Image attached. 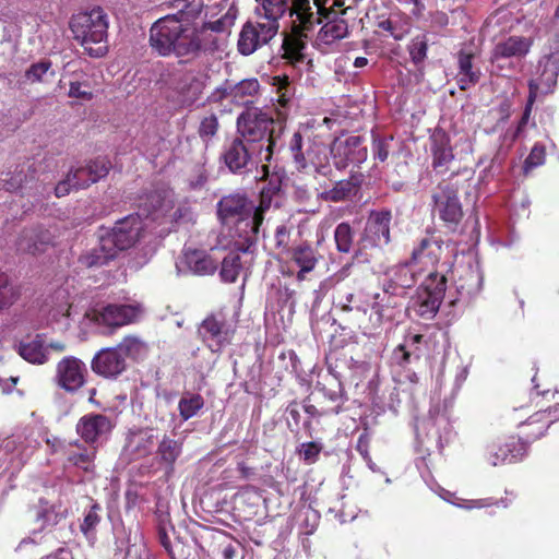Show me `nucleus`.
I'll list each match as a JSON object with an SVG mask.
<instances>
[{
  "instance_id": "50",
  "label": "nucleus",
  "mask_w": 559,
  "mask_h": 559,
  "mask_svg": "<svg viewBox=\"0 0 559 559\" xmlns=\"http://www.w3.org/2000/svg\"><path fill=\"white\" fill-rule=\"evenodd\" d=\"M336 248L340 252L348 253L353 247L354 233L348 223H341L334 230Z\"/></svg>"
},
{
  "instance_id": "64",
  "label": "nucleus",
  "mask_w": 559,
  "mask_h": 559,
  "mask_svg": "<svg viewBox=\"0 0 559 559\" xmlns=\"http://www.w3.org/2000/svg\"><path fill=\"white\" fill-rule=\"evenodd\" d=\"M207 181V173L203 166H197L188 179L189 187L198 190L204 187Z\"/></svg>"
},
{
  "instance_id": "60",
  "label": "nucleus",
  "mask_w": 559,
  "mask_h": 559,
  "mask_svg": "<svg viewBox=\"0 0 559 559\" xmlns=\"http://www.w3.org/2000/svg\"><path fill=\"white\" fill-rule=\"evenodd\" d=\"M415 360L409 355L405 348L401 346H396L391 355V365L394 368H406L408 365L413 364Z\"/></svg>"
},
{
  "instance_id": "10",
  "label": "nucleus",
  "mask_w": 559,
  "mask_h": 559,
  "mask_svg": "<svg viewBox=\"0 0 559 559\" xmlns=\"http://www.w3.org/2000/svg\"><path fill=\"white\" fill-rule=\"evenodd\" d=\"M218 243L223 248H230L222 260L221 280L225 283H235L239 275L251 265L253 261L252 248L255 242H250L246 247L245 245L240 246V239L219 238Z\"/></svg>"
},
{
  "instance_id": "57",
  "label": "nucleus",
  "mask_w": 559,
  "mask_h": 559,
  "mask_svg": "<svg viewBox=\"0 0 559 559\" xmlns=\"http://www.w3.org/2000/svg\"><path fill=\"white\" fill-rule=\"evenodd\" d=\"M57 298L58 299H61L62 301L58 305L57 308H53L50 310V320L53 321V322H60L61 319H64L67 320L70 316V304L64 300L66 298V292L64 290H60L57 293Z\"/></svg>"
},
{
  "instance_id": "33",
  "label": "nucleus",
  "mask_w": 559,
  "mask_h": 559,
  "mask_svg": "<svg viewBox=\"0 0 559 559\" xmlns=\"http://www.w3.org/2000/svg\"><path fill=\"white\" fill-rule=\"evenodd\" d=\"M55 234L50 229L33 227L24 229L16 240V250L23 253L37 254L52 243Z\"/></svg>"
},
{
  "instance_id": "12",
  "label": "nucleus",
  "mask_w": 559,
  "mask_h": 559,
  "mask_svg": "<svg viewBox=\"0 0 559 559\" xmlns=\"http://www.w3.org/2000/svg\"><path fill=\"white\" fill-rule=\"evenodd\" d=\"M415 429L417 442L424 452L430 453L433 448L441 451L442 440L450 432L449 418L444 413L431 409L427 418L417 420Z\"/></svg>"
},
{
  "instance_id": "3",
  "label": "nucleus",
  "mask_w": 559,
  "mask_h": 559,
  "mask_svg": "<svg viewBox=\"0 0 559 559\" xmlns=\"http://www.w3.org/2000/svg\"><path fill=\"white\" fill-rule=\"evenodd\" d=\"M217 216L222 224L219 238L240 239L241 246L255 242L260 229L255 204L246 193L235 192L217 203Z\"/></svg>"
},
{
  "instance_id": "38",
  "label": "nucleus",
  "mask_w": 559,
  "mask_h": 559,
  "mask_svg": "<svg viewBox=\"0 0 559 559\" xmlns=\"http://www.w3.org/2000/svg\"><path fill=\"white\" fill-rule=\"evenodd\" d=\"M432 167L438 173H445L454 159L449 136L438 132L431 136Z\"/></svg>"
},
{
  "instance_id": "16",
  "label": "nucleus",
  "mask_w": 559,
  "mask_h": 559,
  "mask_svg": "<svg viewBox=\"0 0 559 559\" xmlns=\"http://www.w3.org/2000/svg\"><path fill=\"white\" fill-rule=\"evenodd\" d=\"M330 154L333 165L340 170L350 165H360L368 156L367 147L359 135L336 138L330 147Z\"/></svg>"
},
{
  "instance_id": "46",
  "label": "nucleus",
  "mask_w": 559,
  "mask_h": 559,
  "mask_svg": "<svg viewBox=\"0 0 559 559\" xmlns=\"http://www.w3.org/2000/svg\"><path fill=\"white\" fill-rule=\"evenodd\" d=\"M356 186L357 183L353 180H338L331 189L323 191L320 197L324 201L342 202L355 192Z\"/></svg>"
},
{
  "instance_id": "53",
  "label": "nucleus",
  "mask_w": 559,
  "mask_h": 559,
  "mask_svg": "<svg viewBox=\"0 0 559 559\" xmlns=\"http://www.w3.org/2000/svg\"><path fill=\"white\" fill-rule=\"evenodd\" d=\"M546 150L543 144L536 143L528 156L526 157L523 166V171L527 175L533 168L542 166L545 163Z\"/></svg>"
},
{
  "instance_id": "19",
  "label": "nucleus",
  "mask_w": 559,
  "mask_h": 559,
  "mask_svg": "<svg viewBox=\"0 0 559 559\" xmlns=\"http://www.w3.org/2000/svg\"><path fill=\"white\" fill-rule=\"evenodd\" d=\"M144 313L140 304L117 305L109 304L99 311H94L95 322L110 326L120 328L138 322Z\"/></svg>"
},
{
  "instance_id": "44",
  "label": "nucleus",
  "mask_w": 559,
  "mask_h": 559,
  "mask_svg": "<svg viewBox=\"0 0 559 559\" xmlns=\"http://www.w3.org/2000/svg\"><path fill=\"white\" fill-rule=\"evenodd\" d=\"M104 237L99 235V243L88 252L80 257V263L86 267L102 266L108 261L115 259L117 253L114 250H109L110 247L104 246Z\"/></svg>"
},
{
  "instance_id": "42",
  "label": "nucleus",
  "mask_w": 559,
  "mask_h": 559,
  "mask_svg": "<svg viewBox=\"0 0 559 559\" xmlns=\"http://www.w3.org/2000/svg\"><path fill=\"white\" fill-rule=\"evenodd\" d=\"M292 261L298 266L297 280L304 281L318 263V253L310 246H298L292 250Z\"/></svg>"
},
{
  "instance_id": "14",
  "label": "nucleus",
  "mask_w": 559,
  "mask_h": 559,
  "mask_svg": "<svg viewBox=\"0 0 559 559\" xmlns=\"http://www.w3.org/2000/svg\"><path fill=\"white\" fill-rule=\"evenodd\" d=\"M559 75V52H551L542 57L528 82L530 103L542 95L551 93Z\"/></svg>"
},
{
  "instance_id": "39",
  "label": "nucleus",
  "mask_w": 559,
  "mask_h": 559,
  "mask_svg": "<svg viewBox=\"0 0 559 559\" xmlns=\"http://www.w3.org/2000/svg\"><path fill=\"white\" fill-rule=\"evenodd\" d=\"M116 347L126 357V361L129 359L140 362L145 360L150 354L148 343L134 334L126 335Z\"/></svg>"
},
{
  "instance_id": "52",
  "label": "nucleus",
  "mask_w": 559,
  "mask_h": 559,
  "mask_svg": "<svg viewBox=\"0 0 559 559\" xmlns=\"http://www.w3.org/2000/svg\"><path fill=\"white\" fill-rule=\"evenodd\" d=\"M99 506L93 504L90 510L85 513L82 524L80 525L81 532L87 538L94 537V533L96 526L100 522V518L98 515Z\"/></svg>"
},
{
  "instance_id": "37",
  "label": "nucleus",
  "mask_w": 559,
  "mask_h": 559,
  "mask_svg": "<svg viewBox=\"0 0 559 559\" xmlns=\"http://www.w3.org/2000/svg\"><path fill=\"white\" fill-rule=\"evenodd\" d=\"M484 276L477 263H469L462 267L459 277L455 280V287L461 298H473L483 288Z\"/></svg>"
},
{
  "instance_id": "2",
  "label": "nucleus",
  "mask_w": 559,
  "mask_h": 559,
  "mask_svg": "<svg viewBox=\"0 0 559 559\" xmlns=\"http://www.w3.org/2000/svg\"><path fill=\"white\" fill-rule=\"evenodd\" d=\"M288 12L296 15L300 32L312 31L321 23V17H328L330 12L318 5L313 12L310 0H264L259 11L260 21L257 24H246L239 35L238 50L243 56L253 53L259 47L267 44L278 32V19Z\"/></svg>"
},
{
  "instance_id": "20",
  "label": "nucleus",
  "mask_w": 559,
  "mask_h": 559,
  "mask_svg": "<svg viewBox=\"0 0 559 559\" xmlns=\"http://www.w3.org/2000/svg\"><path fill=\"white\" fill-rule=\"evenodd\" d=\"M66 345L59 341L47 342L46 337L37 334L32 338L23 340L17 345L19 355L29 364L44 365L49 358L51 352L62 353Z\"/></svg>"
},
{
  "instance_id": "41",
  "label": "nucleus",
  "mask_w": 559,
  "mask_h": 559,
  "mask_svg": "<svg viewBox=\"0 0 559 559\" xmlns=\"http://www.w3.org/2000/svg\"><path fill=\"white\" fill-rule=\"evenodd\" d=\"M474 55L461 50L457 56L459 72L457 83L461 90H467L475 85L480 79V70L473 67Z\"/></svg>"
},
{
  "instance_id": "32",
  "label": "nucleus",
  "mask_w": 559,
  "mask_h": 559,
  "mask_svg": "<svg viewBox=\"0 0 559 559\" xmlns=\"http://www.w3.org/2000/svg\"><path fill=\"white\" fill-rule=\"evenodd\" d=\"M284 201L285 195L282 189V178L277 174H272L267 178V182L261 189L260 202L255 205L260 225L263 222V214L271 209H280L284 204Z\"/></svg>"
},
{
  "instance_id": "4",
  "label": "nucleus",
  "mask_w": 559,
  "mask_h": 559,
  "mask_svg": "<svg viewBox=\"0 0 559 559\" xmlns=\"http://www.w3.org/2000/svg\"><path fill=\"white\" fill-rule=\"evenodd\" d=\"M73 38L91 57L100 58L108 51V16L99 7L73 14L70 23Z\"/></svg>"
},
{
  "instance_id": "13",
  "label": "nucleus",
  "mask_w": 559,
  "mask_h": 559,
  "mask_svg": "<svg viewBox=\"0 0 559 559\" xmlns=\"http://www.w3.org/2000/svg\"><path fill=\"white\" fill-rule=\"evenodd\" d=\"M145 224L139 214H130L119 221L111 229L100 231L104 237V246L110 247L117 254L133 246L140 237V233Z\"/></svg>"
},
{
  "instance_id": "63",
  "label": "nucleus",
  "mask_w": 559,
  "mask_h": 559,
  "mask_svg": "<svg viewBox=\"0 0 559 559\" xmlns=\"http://www.w3.org/2000/svg\"><path fill=\"white\" fill-rule=\"evenodd\" d=\"M173 218L177 224H190L194 222L195 213L191 206L181 204L174 212Z\"/></svg>"
},
{
  "instance_id": "18",
  "label": "nucleus",
  "mask_w": 559,
  "mask_h": 559,
  "mask_svg": "<svg viewBox=\"0 0 559 559\" xmlns=\"http://www.w3.org/2000/svg\"><path fill=\"white\" fill-rule=\"evenodd\" d=\"M234 332L233 325L222 314L209 316L199 328L200 336L213 353L221 352L228 345Z\"/></svg>"
},
{
  "instance_id": "24",
  "label": "nucleus",
  "mask_w": 559,
  "mask_h": 559,
  "mask_svg": "<svg viewBox=\"0 0 559 559\" xmlns=\"http://www.w3.org/2000/svg\"><path fill=\"white\" fill-rule=\"evenodd\" d=\"M443 247L444 242L440 238L435 236L424 237L418 245L414 247L409 260L421 273L424 271L430 273V270L440 261L444 250Z\"/></svg>"
},
{
  "instance_id": "48",
  "label": "nucleus",
  "mask_w": 559,
  "mask_h": 559,
  "mask_svg": "<svg viewBox=\"0 0 559 559\" xmlns=\"http://www.w3.org/2000/svg\"><path fill=\"white\" fill-rule=\"evenodd\" d=\"M236 17L237 10L234 7H230L219 19L203 23V25L199 27L200 35L207 29L215 33H224L234 25Z\"/></svg>"
},
{
  "instance_id": "5",
  "label": "nucleus",
  "mask_w": 559,
  "mask_h": 559,
  "mask_svg": "<svg viewBox=\"0 0 559 559\" xmlns=\"http://www.w3.org/2000/svg\"><path fill=\"white\" fill-rule=\"evenodd\" d=\"M273 124V117L259 108H248L237 118L240 139L257 147L260 160H271L274 152L283 146L280 139L273 135L271 130Z\"/></svg>"
},
{
  "instance_id": "11",
  "label": "nucleus",
  "mask_w": 559,
  "mask_h": 559,
  "mask_svg": "<svg viewBox=\"0 0 559 559\" xmlns=\"http://www.w3.org/2000/svg\"><path fill=\"white\" fill-rule=\"evenodd\" d=\"M431 199L433 215H437L448 228L455 229L463 217L457 189L452 183L443 181L433 189Z\"/></svg>"
},
{
  "instance_id": "34",
  "label": "nucleus",
  "mask_w": 559,
  "mask_h": 559,
  "mask_svg": "<svg viewBox=\"0 0 559 559\" xmlns=\"http://www.w3.org/2000/svg\"><path fill=\"white\" fill-rule=\"evenodd\" d=\"M97 449L94 445H85L80 441L69 442L63 448L66 464L84 472H93Z\"/></svg>"
},
{
  "instance_id": "55",
  "label": "nucleus",
  "mask_w": 559,
  "mask_h": 559,
  "mask_svg": "<svg viewBox=\"0 0 559 559\" xmlns=\"http://www.w3.org/2000/svg\"><path fill=\"white\" fill-rule=\"evenodd\" d=\"M16 297V290L10 284L8 275L0 273V310L12 305Z\"/></svg>"
},
{
  "instance_id": "23",
  "label": "nucleus",
  "mask_w": 559,
  "mask_h": 559,
  "mask_svg": "<svg viewBox=\"0 0 559 559\" xmlns=\"http://www.w3.org/2000/svg\"><path fill=\"white\" fill-rule=\"evenodd\" d=\"M260 91V83L257 79H246L236 84L226 82L224 85L217 87L212 94L213 102H221L229 99L238 105H248L253 102V98Z\"/></svg>"
},
{
  "instance_id": "36",
  "label": "nucleus",
  "mask_w": 559,
  "mask_h": 559,
  "mask_svg": "<svg viewBox=\"0 0 559 559\" xmlns=\"http://www.w3.org/2000/svg\"><path fill=\"white\" fill-rule=\"evenodd\" d=\"M34 443L35 440H31L24 433H17L4 439L0 448L5 454L11 455L12 463L20 468L32 455Z\"/></svg>"
},
{
  "instance_id": "54",
  "label": "nucleus",
  "mask_w": 559,
  "mask_h": 559,
  "mask_svg": "<svg viewBox=\"0 0 559 559\" xmlns=\"http://www.w3.org/2000/svg\"><path fill=\"white\" fill-rule=\"evenodd\" d=\"M273 81L277 91V102L282 108H285L288 106L293 94L289 79L288 76H275Z\"/></svg>"
},
{
  "instance_id": "17",
  "label": "nucleus",
  "mask_w": 559,
  "mask_h": 559,
  "mask_svg": "<svg viewBox=\"0 0 559 559\" xmlns=\"http://www.w3.org/2000/svg\"><path fill=\"white\" fill-rule=\"evenodd\" d=\"M528 444L521 438L509 437L486 447L485 460L491 466L513 464L527 455Z\"/></svg>"
},
{
  "instance_id": "8",
  "label": "nucleus",
  "mask_w": 559,
  "mask_h": 559,
  "mask_svg": "<svg viewBox=\"0 0 559 559\" xmlns=\"http://www.w3.org/2000/svg\"><path fill=\"white\" fill-rule=\"evenodd\" d=\"M391 288L382 285L381 293L371 294L370 314L366 323H358V328L364 335L372 336L377 334L385 321H391L395 318L401 307V294H392Z\"/></svg>"
},
{
  "instance_id": "6",
  "label": "nucleus",
  "mask_w": 559,
  "mask_h": 559,
  "mask_svg": "<svg viewBox=\"0 0 559 559\" xmlns=\"http://www.w3.org/2000/svg\"><path fill=\"white\" fill-rule=\"evenodd\" d=\"M441 267L445 269L444 264ZM445 289L447 277L443 270L428 273L412 298L409 308L420 318L432 319L439 311Z\"/></svg>"
},
{
  "instance_id": "62",
  "label": "nucleus",
  "mask_w": 559,
  "mask_h": 559,
  "mask_svg": "<svg viewBox=\"0 0 559 559\" xmlns=\"http://www.w3.org/2000/svg\"><path fill=\"white\" fill-rule=\"evenodd\" d=\"M321 448L314 442L302 443L298 450L300 457L307 463L312 464L318 460Z\"/></svg>"
},
{
  "instance_id": "22",
  "label": "nucleus",
  "mask_w": 559,
  "mask_h": 559,
  "mask_svg": "<svg viewBox=\"0 0 559 559\" xmlns=\"http://www.w3.org/2000/svg\"><path fill=\"white\" fill-rule=\"evenodd\" d=\"M531 40L522 36H510L504 40L498 41L490 56V61L499 69H504L512 64V59L524 58L531 49Z\"/></svg>"
},
{
  "instance_id": "29",
  "label": "nucleus",
  "mask_w": 559,
  "mask_h": 559,
  "mask_svg": "<svg viewBox=\"0 0 559 559\" xmlns=\"http://www.w3.org/2000/svg\"><path fill=\"white\" fill-rule=\"evenodd\" d=\"M178 273H192L194 275H210L217 269L216 261L204 251L185 250L176 262Z\"/></svg>"
},
{
  "instance_id": "40",
  "label": "nucleus",
  "mask_w": 559,
  "mask_h": 559,
  "mask_svg": "<svg viewBox=\"0 0 559 559\" xmlns=\"http://www.w3.org/2000/svg\"><path fill=\"white\" fill-rule=\"evenodd\" d=\"M348 35V24L343 16H333L319 31L317 41L319 45H332Z\"/></svg>"
},
{
  "instance_id": "31",
  "label": "nucleus",
  "mask_w": 559,
  "mask_h": 559,
  "mask_svg": "<svg viewBox=\"0 0 559 559\" xmlns=\"http://www.w3.org/2000/svg\"><path fill=\"white\" fill-rule=\"evenodd\" d=\"M253 154L258 155L255 146H247L242 139L236 138L225 146L223 159L231 173H241L248 167Z\"/></svg>"
},
{
  "instance_id": "43",
  "label": "nucleus",
  "mask_w": 559,
  "mask_h": 559,
  "mask_svg": "<svg viewBox=\"0 0 559 559\" xmlns=\"http://www.w3.org/2000/svg\"><path fill=\"white\" fill-rule=\"evenodd\" d=\"M317 388L322 392L324 399L334 404V406L330 408L331 414H338L346 400L341 382L334 377H326L324 378V383H317Z\"/></svg>"
},
{
  "instance_id": "35",
  "label": "nucleus",
  "mask_w": 559,
  "mask_h": 559,
  "mask_svg": "<svg viewBox=\"0 0 559 559\" xmlns=\"http://www.w3.org/2000/svg\"><path fill=\"white\" fill-rule=\"evenodd\" d=\"M183 443L180 440L164 435L157 443L156 462L158 467L164 471L166 476H170L175 471V464L182 454Z\"/></svg>"
},
{
  "instance_id": "59",
  "label": "nucleus",
  "mask_w": 559,
  "mask_h": 559,
  "mask_svg": "<svg viewBox=\"0 0 559 559\" xmlns=\"http://www.w3.org/2000/svg\"><path fill=\"white\" fill-rule=\"evenodd\" d=\"M391 141L392 136L373 139L372 153L376 159L379 162H385L388 159Z\"/></svg>"
},
{
  "instance_id": "61",
  "label": "nucleus",
  "mask_w": 559,
  "mask_h": 559,
  "mask_svg": "<svg viewBox=\"0 0 559 559\" xmlns=\"http://www.w3.org/2000/svg\"><path fill=\"white\" fill-rule=\"evenodd\" d=\"M218 129V120L214 115L205 117L199 128V134L202 139L209 140L214 136Z\"/></svg>"
},
{
  "instance_id": "47",
  "label": "nucleus",
  "mask_w": 559,
  "mask_h": 559,
  "mask_svg": "<svg viewBox=\"0 0 559 559\" xmlns=\"http://www.w3.org/2000/svg\"><path fill=\"white\" fill-rule=\"evenodd\" d=\"M557 420H559V403L555 404L554 406L547 409L539 411L535 413L533 416H531L528 419V425L542 424L538 432L534 436L533 439H538L543 437L546 433L549 426Z\"/></svg>"
},
{
  "instance_id": "25",
  "label": "nucleus",
  "mask_w": 559,
  "mask_h": 559,
  "mask_svg": "<svg viewBox=\"0 0 559 559\" xmlns=\"http://www.w3.org/2000/svg\"><path fill=\"white\" fill-rule=\"evenodd\" d=\"M126 357L116 346L102 348L92 359V370L108 379H115L127 370Z\"/></svg>"
},
{
  "instance_id": "1",
  "label": "nucleus",
  "mask_w": 559,
  "mask_h": 559,
  "mask_svg": "<svg viewBox=\"0 0 559 559\" xmlns=\"http://www.w3.org/2000/svg\"><path fill=\"white\" fill-rule=\"evenodd\" d=\"M176 14L158 19L150 28V45L163 57H194L202 49V38L193 22L204 7L203 0H173Z\"/></svg>"
},
{
  "instance_id": "27",
  "label": "nucleus",
  "mask_w": 559,
  "mask_h": 559,
  "mask_svg": "<svg viewBox=\"0 0 559 559\" xmlns=\"http://www.w3.org/2000/svg\"><path fill=\"white\" fill-rule=\"evenodd\" d=\"M371 294L362 290H352L349 288H338L334 297L335 307L344 313H355L366 316L370 310Z\"/></svg>"
},
{
  "instance_id": "30",
  "label": "nucleus",
  "mask_w": 559,
  "mask_h": 559,
  "mask_svg": "<svg viewBox=\"0 0 559 559\" xmlns=\"http://www.w3.org/2000/svg\"><path fill=\"white\" fill-rule=\"evenodd\" d=\"M156 443L153 428H139L130 430L127 435L124 452L130 460H139L150 455Z\"/></svg>"
},
{
  "instance_id": "9",
  "label": "nucleus",
  "mask_w": 559,
  "mask_h": 559,
  "mask_svg": "<svg viewBox=\"0 0 559 559\" xmlns=\"http://www.w3.org/2000/svg\"><path fill=\"white\" fill-rule=\"evenodd\" d=\"M110 163L105 157H97L84 165L72 167L64 180L55 187V194L58 198L64 197L73 189H84L92 183L106 177Z\"/></svg>"
},
{
  "instance_id": "7",
  "label": "nucleus",
  "mask_w": 559,
  "mask_h": 559,
  "mask_svg": "<svg viewBox=\"0 0 559 559\" xmlns=\"http://www.w3.org/2000/svg\"><path fill=\"white\" fill-rule=\"evenodd\" d=\"M304 140L300 132H294L289 140V150L293 154L294 162L299 170H313L324 177L332 175L330 164V148L322 143H309L306 152H304Z\"/></svg>"
},
{
  "instance_id": "51",
  "label": "nucleus",
  "mask_w": 559,
  "mask_h": 559,
  "mask_svg": "<svg viewBox=\"0 0 559 559\" xmlns=\"http://www.w3.org/2000/svg\"><path fill=\"white\" fill-rule=\"evenodd\" d=\"M428 40L426 35L414 37L408 45L411 60L415 64L421 63L427 57Z\"/></svg>"
},
{
  "instance_id": "45",
  "label": "nucleus",
  "mask_w": 559,
  "mask_h": 559,
  "mask_svg": "<svg viewBox=\"0 0 559 559\" xmlns=\"http://www.w3.org/2000/svg\"><path fill=\"white\" fill-rule=\"evenodd\" d=\"M204 400L200 394L186 392L179 400L178 411L182 421H186L203 408Z\"/></svg>"
},
{
  "instance_id": "15",
  "label": "nucleus",
  "mask_w": 559,
  "mask_h": 559,
  "mask_svg": "<svg viewBox=\"0 0 559 559\" xmlns=\"http://www.w3.org/2000/svg\"><path fill=\"white\" fill-rule=\"evenodd\" d=\"M392 212L388 209L370 211L360 236L362 248H383L391 242Z\"/></svg>"
},
{
  "instance_id": "21",
  "label": "nucleus",
  "mask_w": 559,
  "mask_h": 559,
  "mask_svg": "<svg viewBox=\"0 0 559 559\" xmlns=\"http://www.w3.org/2000/svg\"><path fill=\"white\" fill-rule=\"evenodd\" d=\"M86 372V366L81 359L67 356L57 364L55 381L59 388L73 393L85 383Z\"/></svg>"
},
{
  "instance_id": "26",
  "label": "nucleus",
  "mask_w": 559,
  "mask_h": 559,
  "mask_svg": "<svg viewBox=\"0 0 559 559\" xmlns=\"http://www.w3.org/2000/svg\"><path fill=\"white\" fill-rule=\"evenodd\" d=\"M421 272L413 264V262L405 261L396 265L391 266L386 273V280L384 281V287L392 289V294L405 295L406 289L413 287Z\"/></svg>"
},
{
  "instance_id": "28",
  "label": "nucleus",
  "mask_w": 559,
  "mask_h": 559,
  "mask_svg": "<svg viewBox=\"0 0 559 559\" xmlns=\"http://www.w3.org/2000/svg\"><path fill=\"white\" fill-rule=\"evenodd\" d=\"M112 429L110 419L102 414H87L81 417L76 424V433L84 443L94 445L102 437Z\"/></svg>"
},
{
  "instance_id": "49",
  "label": "nucleus",
  "mask_w": 559,
  "mask_h": 559,
  "mask_svg": "<svg viewBox=\"0 0 559 559\" xmlns=\"http://www.w3.org/2000/svg\"><path fill=\"white\" fill-rule=\"evenodd\" d=\"M439 495L443 500H445L454 506H457L460 508H465V509H481V508H486V507H489L492 504H499V503H502L503 507H507V503H504L503 500L492 501V499H475V500L467 501L465 504H462L459 502L460 499L456 498L454 496V493H452L448 490H444V489H442Z\"/></svg>"
},
{
  "instance_id": "58",
  "label": "nucleus",
  "mask_w": 559,
  "mask_h": 559,
  "mask_svg": "<svg viewBox=\"0 0 559 559\" xmlns=\"http://www.w3.org/2000/svg\"><path fill=\"white\" fill-rule=\"evenodd\" d=\"M50 68H51L50 61H40V62L34 63L26 71L25 76H26L27 81H29L32 83L41 82L43 76L46 73H48Z\"/></svg>"
},
{
  "instance_id": "56",
  "label": "nucleus",
  "mask_w": 559,
  "mask_h": 559,
  "mask_svg": "<svg viewBox=\"0 0 559 559\" xmlns=\"http://www.w3.org/2000/svg\"><path fill=\"white\" fill-rule=\"evenodd\" d=\"M424 342V336L418 333H407L404 337L401 346L409 352L412 358L416 361L421 356V345Z\"/></svg>"
}]
</instances>
